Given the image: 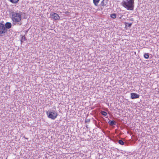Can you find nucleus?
I'll return each mask as SVG.
<instances>
[{
    "mask_svg": "<svg viewBox=\"0 0 159 159\" xmlns=\"http://www.w3.org/2000/svg\"><path fill=\"white\" fill-rule=\"evenodd\" d=\"M22 13L20 11H17L14 12L13 11H11L10 13V17L13 24L19 25H22L21 22L22 19Z\"/></svg>",
    "mask_w": 159,
    "mask_h": 159,
    "instance_id": "1",
    "label": "nucleus"
},
{
    "mask_svg": "<svg viewBox=\"0 0 159 159\" xmlns=\"http://www.w3.org/2000/svg\"><path fill=\"white\" fill-rule=\"evenodd\" d=\"M134 0H123L121 2L122 6L128 10H134Z\"/></svg>",
    "mask_w": 159,
    "mask_h": 159,
    "instance_id": "2",
    "label": "nucleus"
},
{
    "mask_svg": "<svg viewBox=\"0 0 159 159\" xmlns=\"http://www.w3.org/2000/svg\"><path fill=\"white\" fill-rule=\"evenodd\" d=\"M46 113L48 117L52 120H55L58 115L57 112L54 110H52L51 111H46Z\"/></svg>",
    "mask_w": 159,
    "mask_h": 159,
    "instance_id": "3",
    "label": "nucleus"
},
{
    "mask_svg": "<svg viewBox=\"0 0 159 159\" xmlns=\"http://www.w3.org/2000/svg\"><path fill=\"white\" fill-rule=\"evenodd\" d=\"M7 31V30L3 24L0 23V34H4Z\"/></svg>",
    "mask_w": 159,
    "mask_h": 159,
    "instance_id": "4",
    "label": "nucleus"
},
{
    "mask_svg": "<svg viewBox=\"0 0 159 159\" xmlns=\"http://www.w3.org/2000/svg\"><path fill=\"white\" fill-rule=\"evenodd\" d=\"M51 16L54 20H57L60 19V16L57 13L54 12H52L50 14Z\"/></svg>",
    "mask_w": 159,
    "mask_h": 159,
    "instance_id": "5",
    "label": "nucleus"
},
{
    "mask_svg": "<svg viewBox=\"0 0 159 159\" xmlns=\"http://www.w3.org/2000/svg\"><path fill=\"white\" fill-rule=\"evenodd\" d=\"M130 95L131 98L132 99L139 98V95L137 94L136 93H131Z\"/></svg>",
    "mask_w": 159,
    "mask_h": 159,
    "instance_id": "6",
    "label": "nucleus"
},
{
    "mask_svg": "<svg viewBox=\"0 0 159 159\" xmlns=\"http://www.w3.org/2000/svg\"><path fill=\"white\" fill-rule=\"evenodd\" d=\"M6 29H10L11 27V24L10 22H7L4 25Z\"/></svg>",
    "mask_w": 159,
    "mask_h": 159,
    "instance_id": "7",
    "label": "nucleus"
},
{
    "mask_svg": "<svg viewBox=\"0 0 159 159\" xmlns=\"http://www.w3.org/2000/svg\"><path fill=\"white\" fill-rule=\"evenodd\" d=\"M109 124L111 126L116 125V123L114 120H109L108 121Z\"/></svg>",
    "mask_w": 159,
    "mask_h": 159,
    "instance_id": "8",
    "label": "nucleus"
},
{
    "mask_svg": "<svg viewBox=\"0 0 159 159\" xmlns=\"http://www.w3.org/2000/svg\"><path fill=\"white\" fill-rule=\"evenodd\" d=\"M107 0H103L101 2V4L102 6H105L107 3Z\"/></svg>",
    "mask_w": 159,
    "mask_h": 159,
    "instance_id": "9",
    "label": "nucleus"
},
{
    "mask_svg": "<svg viewBox=\"0 0 159 159\" xmlns=\"http://www.w3.org/2000/svg\"><path fill=\"white\" fill-rule=\"evenodd\" d=\"M22 37L21 38V39H20V42H21V43L24 42V41H25L26 40V39L24 36H22L21 35Z\"/></svg>",
    "mask_w": 159,
    "mask_h": 159,
    "instance_id": "10",
    "label": "nucleus"
},
{
    "mask_svg": "<svg viewBox=\"0 0 159 159\" xmlns=\"http://www.w3.org/2000/svg\"><path fill=\"white\" fill-rule=\"evenodd\" d=\"M19 0H9V1L12 3H17L19 1Z\"/></svg>",
    "mask_w": 159,
    "mask_h": 159,
    "instance_id": "11",
    "label": "nucleus"
},
{
    "mask_svg": "<svg viewBox=\"0 0 159 159\" xmlns=\"http://www.w3.org/2000/svg\"><path fill=\"white\" fill-rule=\"evenodd\" d=\"M99 1V0H93V2L94 4L97 6Z\"/></svg>",
    "mask_w": 159,
    "mask_h": 159,
    "instance_id": "12",
    "label": "nucleus"
},
{
    "mask_svg": "<svg viewBox=\"0 0 159 159\" xmlns=\"http://www.w3.org/2000/svg\"><path fill=\"white\" fill-rule=\"evenodd\" d=\"M144 57L146 59H148L149 57L148 54V53H145L144 54Z\"/></svg>",
    "mask_w": 159,
    "mask_h": 159,
    "instance_id": "13",
    "label": "nucleus"
},
{
    "mask_svg": "<svg viewBox=\"0 0 159 159\" xmlns=\"http://www.w3.org/2000/svg\"><path fill=\"white\" fill-rule=\"evenodd\" d=\"M110 16L113 19H115L116 17V14L115 13L111 14Z\"/></svg>",
    "mask_w": 159,
    "mask_h": 159,
    "instance_id": "14",
    "label": "nucleus"
},
{
    "mask_svg": "<svg viewBox=\"0 0 159 159\" xmlns=\"http://www.w3.org/2000/svg\"><path fill=\"white\" fill-rule=\"evenodd\" d=\"M101 113L102 115L104 116H106L107 115V112L106 111H101Z\"/></svg>",
    "mask_w": 159,
    "mask_h": 159,
    "instance_id": "15",
    "label": "nucleus"
},
{
    "mask_svg": "<svg viewBox=\"0 0 159 159\" xmlns=\"http://www.w3.org/2000/svg\"><path fill=\"white\" fill-rule=\"evenodd\" d=\"M118 143L121 145H123L124 144V142L121 140H119L118 141Z\"/></svg>",
    "mask_w": 159,
    "mask_h": 159,
    "instance_id": "16",
    "label": "nucleus"
},
{
    "mask_svg": "<svg viewBox=\"0 0 159 159\" xmlns=\"http://www.w3.org/2000/svg\"><path fill=\"white\" fill-rule=\"evenodd\" d=\"M131 25H132L131 23H126L125 25L126 26L128 27H130L131 26Z\"/></svg>",
    "mask_w": 159,
    "mask_h": 159,
    "instance_id": "17",
    "label": "nucleus"
},
{
    "mask_svg": "<svg viewBox=\"0 0 159 159\" xmlns=\"http://www.w3.org/2000/svg\"><path fill=\"white\" fill-rule=\"evenodd\" d=\"M90 121V119H86L85 120V122L86 123H89Z\"/></svg>",
    "mask_w": 159,
    "mask_h": 159,
    "instance_id": "18",
    "label": "nucleus"
},
{
    "mask_svg": "<svg viewBox=\"0 0 159 159\" xmlns=\"http://www.w3.org/2000/svg\"><path fill=\"white\" fill-rule=\"evenodd\" d=\"M98 125H97V126L98 127V128H99V120H98Z\"/></svg>",
    "mask_w": 159,
    "mask_h": 159,
    "instance_id": "19",
    "label": "nucleus"
},
{
    "mask_svg": "<svg viewBox=\"0 0 159 159\" xmlns=\"http://www.w3.org/2000/svg\"><path fill=\"white\" fill-rule=\"evenodd\" d=\"M88 125H86V127L87 128H88Z\"/></svg>",
    "mask_w": 159,
    "mask_h": 159,
    "instance_id": "20",
    "label": "nucleus"
},
{
    "mask_svg": "<svg viewBox=\"0 0 159 159\" xmlns=\"http://www.w3.org/2000/svg\"><path fill=\"white\" fill-rule=\"evenodd\" d=\"M98 159H99V158Z\"/></svg>",
    "mask_w": 159,
    "mask_h": 159,
    "instance_id": "21",
    "label": "nucleus"
}]
</instances>
